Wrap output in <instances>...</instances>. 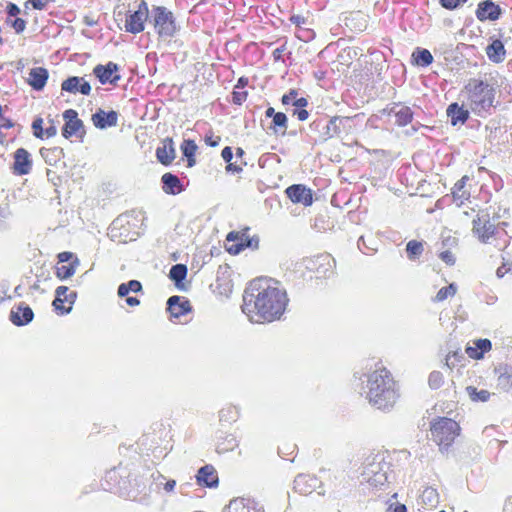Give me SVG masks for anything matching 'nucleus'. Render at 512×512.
Listing matches in <instances>:
<instances>
[{
	"instance_id": "1",
	"label": "nucleus",
	"mask_w": 512,
	"mask_h": 512,
	"mask_svg": "<svg viewBox=\"0 0 512 512\" xmlns=\"http://www.w3.org/2000/svg\"><path fill=\"white\" fill-rule=\"evenodd\" d=\"M288 301L286 291L277 281L258 278L245 288L241 308L251 322H273L281 318Z\"/></svg>"
},
{
	"instance_id": "2",
	"label": "nucleus",
	"mask_w": 512,
	"mask_h": 512,
	"mask_svg": "<svg viewBox=\"0 0 512 512\" xmlns=\"http://www.w3.org/2000/svg\"><path fill=\"white\" fill-rule=\"evenodd\" d=\"M366 385L363 387L368 402L376 409L389 411L399 398L398 388L391 372L376 364L374 371L364 374Z\"/></svg>"
},
{
	"instance_id": "3",
	"label": "nucleus",
	"mask_w": 512,
	"mask_h": 512,
	"mask_svg": "<svg viewBox=\"0 0 512 512\" xmlns=\"http://www.w3.org/2000/svg\"><path fill=\"white\" fill-rule=\"evenodd\" d=\"M357 118L358 115L333 116L329 120L318 117L309 124V141L323 143L335 136L348 135L354 130Z\"/></svg>"
},
{
	"instance_id": "4",
	"label": "nucleus",
	"mask_w": 512,
	"mask_h": 512,
	"mask_svg": "<svg viewBox=\"0 0 512 512\" xmlns=\"http://www.w3.org/2000/svg\"><path fill=\"white\" fill-rule=\"evenodd\" d=\"M390 463L383 454H373L366 458L360 473V483L371 488L384 486L389 480Z\"/></svg>"
},
{
	"instance_id": "5",
	"label": "nucleus",
	"mask_w": 512,
	"mask_h": 512,
	"mask_svg": "<svg viewBox=\"0 0 512 512\" xmlns=\"http://www.w3.org/2000/svg\"><path fill=\"white\" fill-rule=\"evenodd\" d=\"M471 109L478 115L490 113L495 99V89L487 82L472 78L465 86Z\"/></svg>"
},
{
	"instance_id": "6",
	"label": "nucleus",
	"mask_w": 512,
	"mask_h": 512,
	"mask_svg": "<svg viewBox=\"0 0 512 512\" xmlns=\"http://www.w3.org/2000/svg\"><path fill=\"white\" fill-rule=\"evenodd\" d=\"M149 24L161 39L173 38L181 30V25L174 13L161 5L151 6Z\"/></svg>"
},
{
	"instance_id": "7",
	"label": "nucleus",
	"mask_w": 512,
	"mask_h": 512,
	"mask_svg": "<svg viewBox=\"0 0 512 512\" xmlns=\"http://www.w3.org/2000/svg\"><path fill=\"white\" fill-rule=\"evenodd\" d=\"M431 435L433 441L439 446L440 451H447L460 433L459 424L447 417H438L431 423Z\"/></svg>"
},
{
	"instance_id": "8",
	"label": "nucleus",
	"mask_w": 512,
	"mask_h": 512,
	"mask_svg": "<svg viewBox=\"0 0 512 512\" xmlns=\"http://www.w3.org/2000/svg\"><path fill=\"white\" fill-rule=\"evenodd\" d=\"M131 215L128 213L119 215L112 221L108 229L109 238L118 243L135 241L139 237L136 224L132 223Z\"/></svg>"
},
{
	"instance_id": "9",
	"label": "nucleus",
	"mask_w": 512,
	"mask_h": 512,
	"mask_svg": "<svg viewBox=\"0 0 512 512\" xmlns=\"http://www.w3.org/2000/svg\"><path fill=\"white\" fill-rule=\"evenodd\" d=\"M150 9L145 0L135 2L134 10H128L125 14L124 30L127 33L139 34L149 24Z\"/></svg>"
},
{
	"instance_id": "10",
	"label": "nucleus",
	"mask_w": 512,
	"mask_h": 512,
	"mask_svg": "<svg viewBox=\"0 0 512 512\" xmlns=\"http://www.w3.org/2000/svg\"><path fill=\"white\" fill-rule=\"evenodd\" d=\"M249 228L246 227L241 231H231L226 236L227 242H234V244L227 246L226 250L232 254L237 255L245 248L257 249L259 246V237L257 235L250 236Z\"/></svg>"
},
{
	"instance_id": "11",
	"label": "nucleus",
	"mask_w": 512,
	"mask_h": 512,
	"mask_svg": "<svg viewBox=\"0 0 512 512\" xmlns=\"http://www.w3.org/2000/svg\"><path fill=\"white\" fill-rule=\"evenodd\" d=\"M62 116L65 121L62 127V136L65 139L75 136L83 142L86 135V129L83 121L78 117V112L74 109H67L63 112Z\"/></svg>"
},
{
	"instance_id": "12",
	"label": "nucleus",
	"mask_w": 512,
	"mask_h": 512,
	"mask_svg": "<svg viewBox=\"0 0 512 512\" xmlns=\"http://www.w3.org/2000/svg\"><path fill=\"white\" fill-rule=\"evenodd\" d=\"M69 291L67 286H58L55 290V299L52 302L55 312L58 315L69 314L72 310V305L76 301L77 292Z\"/></svg>"
},
{
	"instance_id": "13",
	"label": "nucleus",
	"mask_w": 512,
	"mask_h": 512,
	"mask_svg": "<svg viewBox=\"0 0 512 512\" xmlns=\"http://www.w3.org/2000/svg\"><path fill=\"white\" fill-rule=\"evenodd\" d=\"M335 259L329 254H320L308 261L307 268L314 271L317 278H329L334 274Z\"/></svg>"
},
{
	"instance_id": "14",
	"label": "nucleus",
	"mask_w": 512,
	"mask_h": 512,
	"mask_svg": "<svg viewBox=\"0 0 512 512\" xmlns=\"http://www.w3.org/2000/svg\"><path fill=\"white\" fill-rule=\"evenodd\" d=\"M119 70L120 67L117 63L109 61L105 65H96L93 69V74L102 85L111 84L116 86L121 79V75L118 73Z\"/></svg>"
},
{
	"instance_id": "15",
	"label": "nucleus",
	"mask_w": 512,
	"mask_h": 512,
	"mask_svg": "<svg viewBox=\"0 0 512 512\" xmlns=\"http://www.w3.org/2000/svg\"><path fill=\"white\" fill-rule=\"evenodd\" d=\"M61 91L88 96L91 93V85L84 77L70 76L61 83Z\"/></svg>"
},
{
	"instance_id": "16",
	"label": "nucleus",
	"mask_w": 512,
	"mask_h": 512,
	"mask_svg": "<svg viewBox=\"0 0 512 512\" xmlns=\"http://www.w3.org/2000/svg\"><path fill=\"white\" fill-rule=\"evenodd\" d=\"M475 15L481 22L496 21L502 15V9L492 0H484L478 4Z\"/></svg>"
},
{
	"instance_id": "17",
	"label": "nucleus",
	"mask_w": 512,
	"mask_h": 512,
	"mask_svg": "<svg viewBox=\"0 0 512 512\" xmlns=\"http://www.w3.org/2000/svg\"><path fill=\"white\" fill-rule=\"evenodd\" d=\"M285 193L293 203H301L304 206H310L313 202L311 189L306 188L302 184H294L289 186L285 190Z\"/></svg>"
},
{
	"instance_id": "18",
	"label": "nucleus",
	"mask_w": 512,
	"mask_h": 512,
	"mask_svg": "<svg viewBox=\"0 0 512 512\" xmlns=\"http://www.w3.org/2000/svg\"><path fill=\"white\" fill-rule=\"evenodd\" d=\"M32 170L31 154L24 148H18L14 153L13 173L23 176Z\"/></svg>"
},
{
	"instance_id": "19",
	"label": "nucleus",
	"mask_w": 512,
	"mask_h": 512,
	"mask_svg": "<svg viewBox=\"0 0 512 512\" xmlns=\"http://www.w3.org/2000/svg\"><path fill=\"white\" fill-rule=\"evenodd\" d=\"M192 310L188 299L183 296L173 295L167 301V311L171 318L178 319Z\"/></svg>"
},
{
	"instance_id": "20",
	"label": "nucleus",
	"mask_w": 512,
	"mask_h": 512,
	"mask_svg": "<svg viewBox=\"0 0 512 512\" xmlns=\"http://www.w3.org/2000/svg\"><path fill=\"white\" fill-rule=\"evenodd\" d=\"M320 481L314 475L299 474L294 480V490L301 495H309L319 487Z\"/></svg>"
},
{
	"instance_id": "21",
	"label": "nucleus",
	"mask_w": 512,
	"mask_h": 512,
	"mask_svg": "<svg viewBox=\"0 0 512 512\" xmlns=\"http://www.w3.org/2000/svg\"><path fill=\"white\" fill-rule=\"evenodd\" d=\"M118 112L111 110V111H104L103 109H98L93 115H92V122L93 125L101 130L107 129L109 127H114L118 124Z\"/></svg>"
},
{
	"instance_id": "22",
	"label": "nucleus",
	"mask_w": 512,
	"mask_h": 512,
	"mask_svg": "<svg viewBox=\"0 0 512 512\" xmlns=\"http://www.w3.org/2000/svg\"><path fill=\"white\" fill-rule=\"evenodd\" d=\"M10 321L16 326H24L29 324L33 318V310L24 302L13 308L10 312Z\"/></svg>"
},
{
	"instance_id": "23",
	"label": "nucleus",
	"mask_w": 512,
	"mask_h": 512,
	"mask_svg": "<svg viewBox=\"0 0 512 512\" xmlns=\"http://www.w3.org/2000/svg\"><path fill=\"white\" fill-rule=\"evenodd\" d=\"M161 185L164 193L168 195H178L186 189V185H184L181 179L170 172L162 175Z\"/></svg>"
},
{
	"instance_id": "24",
	"label": "nucleus",
	"mask_w": 512,
	"mask_h": 512,
	"mask_svg": "<svg viewBox=\"0 0 512 512\" xmlns=\"http://www.w3.org/2000/svg\"><path fill=\"white\" fill-rule=\"evenodd\" d=\"M176 157V150L172 138H165L163 145L157 147L156 158L164 166H169Z\"/></svg>"
},
{
	"instance_id": "25",
	"label": "nucleus",
	"mask_w": 512,
	"mask_h": 512,
	"mask_svg": "<svg viewBox=\"0 0 512 512\" xmlns=\"http://www.w3.org/2000/svg\"><path fill=\"white\" fill-rule=\"evenodd\" d=\"M490 41V44L485 48L488 59L495 64L502 63L507 55L504 43L494 37H491Z\"/></svg>"
},
{
	"instance_id": "26",
	"label": "nucleus",
	"mask_w": 512,
	"mask_h": 512,
	"mask_svg": "<svg viewBox=\"0 0 512 512\" xmlns=\"http://www.w3.org/2000/svg\"><path fill=\"white\" fill-rule=\"evenodd\" d=\"M497 375V385L504 392L512 391V366L508 364H500L494 369Z\"/></svg>"
},
{
	"instance_id": "27",
	"label": "nucleus",
	"mask_w": 512,
	"mask_h": 512,
	"mask_svg": "<svg viewBox=\"0 0 512 512\" xmlns=\"http://www.w3.org/2000/svg\"><path fill=\"white\" fill-rule=\"evenodd\" d=\"M197 483L208 488L218 486V475L212 465H205L198 470L196 475Z\"/></svg>"
},
{
	"instance_id": "28",
	"label": "nucleus",
	"mask_w": 512,
	"mask_h": 512,
	"mask_svg": "<svg viewBox=\"0 0 512 512\" xmlns=\"http://www.w3.org/2000/svg\"><path fill=\"white\" fill-rule=\"evenodd\" d=\"M49 77L48 70L44 67H35L30 69L28 84L35 90L41 91L44 89Z\"/></svg>"
},
{
	"instance_id": "29",
	"label": "nucleus",
	"mask_w": 512,
	"mask_h": 512,
	"mask_svg": "<svg viewBox=\"0 0 512 512\" xmlns=\"http://www.w3.org/2000/svg\"><path fill=\"white\" fill-rule=\"evenodd\" d=\"M388 114L393 115L395 117V123L401 127L406 126L413 120V111L408 106L394 104V106L390 108Z\"/></svg>"
},
{
	"instance_id": "30",
	"label": "nucleus",
	"mask_w": 512,
	"mask_h": 512,
	"mask_svg": "<svg viewBox=\"0 0 512 512\" xmlns=\"http://www.w3.org/2000/svg\"><path fill=\"white\" fill-rule=\"evenodd\" d=\"M447 116L453 126L464 124L469 118V111L464 109L458 103H451L447 108Z\"/></svg>"
},
{
	"instance_id": "31",
	"label": "nucleus",
	"mask_w": 512,
	"mask_h": 512,
	"mask_svg": "<svg viewBox=\"0 0 512 512\" xmlns=\"http://www.w3.org/2000/svg\"><path fill=\"white\" fill-rule=\"evenodd\" d=\"M238 445L239 441L235 435L221 433L217 437L216 451L218 453H226L233 451Z\"/></svg>"
},
{
	"instance_id": "32",
	"label": "nucleus",
	"mask_w": 512,
	"mask_h": 512,
	"mask_svg": "<svg viewBox=\"0 0 512 512\" xmlns=\"http://www.w3.org/2000/svg\"><path fill=\"white\" fill-rule=\"evenodd\" d=\"M475 347H467L466 353L472 359H482L486 352L492 348V343L489 339H478L474 342Z\"/></svg>"
},
{
	"instance_id": "33",
	"label": "nucleus",
	"mask_w": 512,
	"mask_h": 512,
	"mask_svg": "<svg viewBox=\"0 0 512 512\" xmlns=\"http://www.w3.org/2000/svg\"><path fill=\"white\" fill-rule=\"evenodd\" d=\"M40 155L48 165H56L63 157L64 151L61 147L41 148Z\"/></svg>"
},
{
	"instance_id": "34",
	"label": "nucleus",
	"mask_w": 512,
	"mask_h": 512,
	"mask_svg": "<svg viewBox=\"0 0 512 512\" xmlns=\"http://www.w3.org/2000/svg\"><path fill=\"white\" fill-rule=\"evenodd\" d=\"M101 485L106 491L119 492L121 487L118 470L113 468L107 471Z\"/></svg>"
},
{
	"instance_id": "35",
	"label": "nucleus",
	"mask_w": 512,
	"mask_h": 512,
	"mask_svg": "<svg viewBox=\"0 0 512 512\" xmlns=\"http://www.w3.org/2000/svg\"><path fill=\"white\" fill-rule=\"evenodd\" d=\"M180 149L183 156L187 159V166L193 167L196 164L195 154L198 149L195 141L191 139H184Z\"/></svg>"
},
{
	"instance_id": "36",
	"label": "nucleus",
	"mask_w": 512,
	"mask_h": 512,
	"mask_svg": "<svg viewBox=\"0 0 512 512\" xmlns=\"http://www.w3.org/2000/svg\"><path fill=\"white\" fill-rule=\"evenodd\" d=\"M413 63L420 67H427L432 64L433 56L428 49L417 47L412 53Z\"/></svg>"
},
{
	"instance_id": "37",
	"label": "nucleus",
	"mask_w": 512,
	"mask_h": 512,
	"mask_svg": "<svg viewBox=\"0 0 512 512\" xmlns=\"http://www.w3.org/2000/svg\"><path fill=\"white\" fill-rule=\"evenodd\" d=\"M486 216L487 219L484 220L482 227L476 233L482 243H487L497 233V228L490 222L489 215L487 214Z\"/></svg>"
},
{
	"instance_id": "38",
	"label": "nucleus",
	"mask_w": 512,
	"mask_h": 512,
	"mask_svg": "<svg viewBox=\"0 0 512 512\" xmlns=\"http://www.w3.org/2000/svg\"><path fill=\"white\" fill-rule=\"evenodd\" d=\"M406 254L410 261H417L424 252L423 241L410 240L406 244Z\"/></svg>"
},
{
	"instance_id": "39",
	"label": "nucleus",
	"mask_w": 512,
	"mask_h": 512,
	"mask_svg": "<svg viewBox=\"0 0 512 512\" xmlns=\"http://www.w3.org/2000/svg\"><path fill=\"white\" fill-rule=\"evenodd\" d=\"M468 180V176L465 175L459 179L452 188L453 199L455 201H460V204H462L464 200L470 197V194L463 190Z\"/></svg>"
},
{
	"instance_id": "40",
	"label": "nucleus",
	"mask_w": 512,
	"mask_h": 512,
	"mask_svg": "<svg viewBox=\"0 0 512 512\" xmlns=\"http://www.w3.org/2000/svg\"><path fill=\"white\" fill-rule=\"evenodd\" d=\"M420 498L421 503L429 509L436 507L439 503V494L437 490L432 487L425 488L422 491Z\"/></svg>"
},
{
	"instance_id": "41",
	"label": "nucleus",
	"mask_w": 512,
	"mask_h": 512,
	"mask_svg": "<svg viewBox=\"0 0 512 512\" xmlns=\"http://www.w3.org/2000/svg\"><path fill=\"white\" fill-rule=\"evenodd\" d=\"M79 265V259L77 257L74 258L72 262L68 265H62L56 268V276L60 280H65L74 275L77 266Z\"/></svg>"
},
{
	"instance_id": "42",
	"label": "nucleus",
	"mask_w": 512,
	"mask_h": 512,
	"mask_svg": "<svg viewBox=\"0 0 512 512\" xmlns=\"http://www.w3.org/2000/svg\"><path fill=\"white\" fill-rule=\"evenodd\" d=\"M187 276V267L184 264H175L171 267L169 271V277L172 281H174L176 286L186 278Z\"/></svg>"
},
{
	"instance_id": "43",
	"label": "nucleus",
	"mask_w": 512,
	"mask_h": 512,
	"mask_svg": "<svg viewBox=\"0 0 512 512\" xmlns=\"http://www.w3.org/2000/svg\"><path fill=\"white\" fill-rule=\"evenodd\" d=\"M239 417V410L236 406H227L219 411V420L221 422L232 423Z\"/></svg>"
},
{
	"instance_id": "44",
	"label": "nucleus",
	"mask_w": 512,
	"mask_h": 512,
	"mask_svg": "<svg viewBox=\"0 0 512 512\" xmlns=\"http://www.w3.org/2000/svg\"><path fill=\"white\" fill-rule=\"evenodd\" d=\"M287 128V116L283 112H277L272 119V124L270 129L274 131V133H278V129H283L282 135L285 134V130Z\"/></svg>"
},
{
	"instance_id": "45",
	"label": "nucleus",
	"mask_w": 512,
	"mask_h": 512,
	"mask_svg": "<svg viewBox=\"0 0 512 512\" xmlns=\"http://www.w3.org/2000/svg\"><path fill=\"white\" fill-rule=\"evenodd\" d=\"M467 390V393L469 395V397L471 398L472 401H475V402H486L489 400L490 398V392L487 391V390H477V388L473 387V386H468L466 388Z\"/></svg>"
},
{
	"instance_id": "46",
	"label": "nucleus",
	"mask_w": 512,
	"mask_h": 512,
	"mask_svg": "<svg viewBox=\"0 0 512 512\" xmlns=\"http://www.w3.org/2000/svg\"><path fill=\"white\" fill-rule=\"evenodd\" d=\"M457 292V285L451 283L448 286L442 287L433 299L434 302H442L450 296H454Z\"/></svg>"
},
{
	"instance_id": "47",
	"label": "nucleus",
	"mask_w": 512,
	"mask_h": 512,
	"mask_svg": "<svg viewBox=\"0 0 512 512\" xmlns=\"http://www.w3.org/2000/svg\"><path fill=\"white\" fill-rule=\"evenodd\" d=\"M462 360H464V355L462 354L460 349H457L455 351H451L447 354L445 359V365L452 369L454 368L458 363H460Z\"/></svg>"
},
{
	"instance_id": "48",
	"label": "nucleus",
	"mask_w": 512,
	"mask_h": 512,
	"mask_svg": "<svg viewBox=\"0 0 512 512\" xmlns=\"http://www.w3.org/2000/svg\"><path fill=\"white\" fill-rule=\"evenodd\" d=\"M444 383V376L440 371H432L428 377V384L431 389H438Z\"/></svg>"
},
{
	"instance_id": "49",
	"label": "nucleus",
	"mask_w": 512,
	"mask_h": 512,
	"mask_svg": "<svg viewBox=\"0 0 512 512\" xmlns=\"http://www.w3.org/2000/svg\"><path fill=\"white\" fill-rule=\"evenodd\" d=\"M43 119L41 117H37L32 122L33 135L36 138L43 139L44 138V129L42 127Z\"/></svg>"
},
{
	"instance_id": "50",
	"label": "nucleus",
	"mask_w": 512,
	"mask_h": 512,
	"mask_svg": "<svg viewBox=\"0 0 512 512\" xmlns=\"http://www.w3.org/2000/svg\"><path fill=\"white\" fill-rule=\"evenodd\" d=\"M468 0H439L440 5L447 10H455Z\"/></svg>"
},
{
	"instance_id": "51",
	"label": "nucleus",
	"mask_w": 512,
	"mask_h": 512,
	"mask_svg": "<svg viewBox=\"0 0 512 512\" xmlns=\"http://www.w3.org/2000/svg\"><path fill=\"white\" fill-rule=\"evenodd\" d=\"M151 478H152V485L155 486L156 491H159L161 488L164 487L166 477L164 475H162L160 472H158V471L153 472L151 474Z\"/></svg>"
},
{
	"instance_id": "52",
	"label": "nucleus",
	"mask_w": 512,
	"mask_h": 512,
	"mask_svg": "<svg viewBox=\"0 0 512 512\" xmlns=\"http://www.w3.org/2000/svg\"><path fill=\"white\" fill-rule=\"evenodd\" d=\"M247 96H248L247 91L240 92V91H237L236 89H234V91L232 92V102L235 105H241L244 101H246Z\"/></svg>"
},
{
	"instance_id": "53",
	"label": "nucleus",
	"mask_w": 512,
	"mask_h": 512,
	"mask_svg": "<svg viewBox=\"0 0 512 512\" xmlns=\"http://www.w3.org/2000/svg\"><path fill=\"white\" fill-rule=\"evenodd\" d=\"M439 258L445 262L447 265L449 266H452L455 264L456 262V259H455V256L453 255V253L449 250H446V251H442L440 254H439Z\"/></svg>"
},
{
	"instance_id": "54",
	"label": "nucleus",
	"mask_w": 512,
	"mask_h": 512,
	"mask_svg": "<svg viewBox=\"0 0 512 512\" xmlns=\"http://www.w3.org/2000/svg\"><path fill=\"white\" fill-rule=\"evenodd\" d=\"M357 246H358L359 250L366 255H371L375 252V249L370 248V247H368V245H366V242H365V239L363 236H361L358 239Z\"/></svg>"
},
{
	"instance_id": "55",
	"label": "nucleus",
	"mask_w": 512,
	"mask_h": 512,
	"mask_svg": "<svg viewBox=\"0 0 512 512\" xmlns=\"http://www.w3.org/2000/svg\"><path fill=\"white\" fill-rule=\"evenodd\" d=\"M386 512H407V507L399 502L389 503Z\"/></svg>"
},
{
	"instance_id": "56",
	"label": "nucleus",
	"mask_w": 512,
	"mask_h": 512,
	"mask_svg": "<svg viewBox=\"0 0 512 512\" xmlns=\"http://www.w3.org/2000/svg\"><path fill=\"white\" fill-rule=\"evenodd\" d=\"M297 95L298 92L294 89H291L288 93L282 96L281 101L284 105L292 104V102L296 99Z\"/></svg>"
},
{
	"instance_id": "57",
	"label": "nucleus",
	"mask_w": 512,
	"mask_h": 512,
	"mask_svg": "<svg viewBox=\"0 0 512 512\" xmlns=\"http://www.w3.org/2000/svg\"><path fill=\"white\" fill-rule=\"evenodd\" d=\"M247 165L246 162H242L240 165H237V164H234V163H227V166H226V171L228 173H232V174H239L243 171V167L242 166H245Z\"/></svg>"
},
{
	"instance_id": "58",
	"label": "nucleus",
	"mask_w": 512,
	"mask_h": 512,
	"mask_svg": "<svg viewBox=\"0 0 512 512\" xmlns=\"http://www.w3.org/2000/svg\"><path fill=\"white\" fill-rule=\"evenodd\" d=\"M126 285L128 286L129 292H133V293L143 292L142 284L138 280H130V281L126 282Z\"/></svg>"
},
{
	"instance_id": "59",
	"label": "nucleus",
	"mask_w": 512,
	"mask_h": 512,
	"mask_svg": "<svg viewBox=\"0 0 512 512\" xmlns=\"http://www.w3.org/2000/svg\"><path fill=\"white\" fill-rule=\"evenodd\" d=\"M12 27L14 28L15 32L17 34L19 33H22L25 28H26V21L22 18H16L13 22H12Z\"/></svg>"
},
{
	"instance_id": "60",
	"label": "nucleus",
	"mask_w": 512,
	"mask_h": 512,
	"mask_svg": "<svg viewBox=\"0 0 512 512\" xmlns=\"http://www.w3.org/2000/svg\"><path fill=\"white\" fill-rule=\"evenodd\" d=\"M272 157H277L276 154H273V153H264L262 154L259 159H258V165L260 168H265L267 166V163L268 161L272 158Z\"/></svg>"
},
{
	"instance_id": "61",
	"label": "nucleus",
	"mask_w": 512,
	"mask_h": 512,
	"mask_svg": "<svg viewBox=\"0 0 512 512\" xmlns=\"http://www.w3.org/2000/svg\"><path fill=\"white\" fill-rule=\"evenodd\" d=\"M6 13L10 17H16L20 13V8L12 2H9L6 7Z\"/></svg>"
},
{
	"instance_id": "62",
	"label": "nucleus",
	"mask_w": 512,
	"mask_h": 512,
	"mask_svg": "<svg viewBox=\"0 0 512 512\" xmlns=\"http://www.w3.org/2000/svg\"><path fill=\"white\" fill-rule=\"evenodd\" d=\"M221 157L223 158V160L226 162V163H230L231 160L233 159V151H232V148L229 147V146H226L223 148L222 152H221Z\"/></svg>"
},
{
	"instance_id": "63",
	"label": "nucleus",
	"mask_w": 512,
	"mask_h": 512,
	"mask_svg": "<svg viewBox=\"0 0 512 512\" xmlns=\"http://www.w3.org/2000/svg\"><path fill=\"white\" fill-rule=\"evenodd\" d=\"M220 141L221 138L219 136H213L212 134L205 136V143L208 146L216 147L219 145Z\"/></svg>"
},
{
	"instance_id": "64",
	"label": "nucleus",
	"mask_w": 512,
	"mask_h": 512,
	"mask_svg": "<svg viewBox=\"0 0 512 512\" xmlns=\"http://www.w3.org/2000/svg\"><path fill=\"white\" fill-rule=\"evenodd\" d=\"M293 115L297 117L299 121H305L309 117V113L304 108L294 109Z\"/></svg>"
}]
</instances>
